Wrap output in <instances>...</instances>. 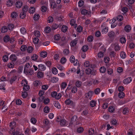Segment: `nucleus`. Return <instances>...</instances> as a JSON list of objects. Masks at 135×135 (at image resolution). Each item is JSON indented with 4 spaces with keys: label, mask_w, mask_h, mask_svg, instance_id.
Returning a JSON list of instances; mask_svg holds the SVG:
<instances>
[{
    "label": "nucleus",
    "mask_w": 135,
    "mask_h": 135,
    "mask_svg": "<svg viewBox=\"0 0 135 135\" xmlns=\"http://www.w3.org/2000/svg\"><path fill=\"white\" fill-rule=\"evenodd\" d=\"M78 41V39L77 38H75L74 40L72 41L70 43L71 47L73 49L75 47V49L73 50L74 51H75L78 48V47L76 46Z\"/></svg>",
    "instance_id": "1"
},
{
    "label": "nucleus",
    "mask_w": 135,
    "mask_h": 135,
    "mask_svg": "<svg viewBox=\"0 0 135 135\" xmlns=\"http://www.w3.org/2000/svg\"><path fill=\"white\" fill-rule=\"evenodd\" d=\"M94 94V92L92 91H89L85 94V97L90 100L91 99V97Z\"/></svg>",
    "instance_id": "2"
},
{
    "label": "nucleus",
    "mask_w": 135,
    "mask_h": 135,
    "mask_svg": "<svg viewBox=\"0 0 135 135\" xmlns=\"http://www.w3.org/2000/svg\"><path fill=\"white\" fill-rule=\"evenodd\" d=\"M65 103L68 105H70L73 106H75V103L73 101L70 99H67L65 101Z\"/></svg>",
    "instance_id": "3"
},
{
    "label": "nucleus",
    "mask_w": 135,
    "mask_h": 135,
    "mask_svg": "<svg viewBox=\"0 0 135 135\" xmlns=\"http://www.w3.org/2000/svg\"><path fill=\"white\" fill-rule=\"evenodd\" d=\"M50 4L51 7L53 9L55 8L56 7V4L54 0H49Z\"/></svg>",
    "instance_id": "4"
},
{
    "label": "nucleus",
    "mask_w": 135,
    "mask_h": 135,
    "mask_svg": "<svg viewBox=\"0 0 135 135\" xmlns=\"http://www.w3.org/2000/svg\"><path fill=\"white\" fill-rule=\"evenodd\" d=\"M44 91L42 90H40L38 93V95L40 96V97L39 98V100L41 102L42 101L43 99H44V97H42V96L44 94Z\"/></svg>",
    "instance_id": "5"
},
{
    "label": "nucleus",
    "mask_w": 135,
    "mask_h": 135,
    "mask_svg": "<svg viewBox=\"0 0 135 135\" xmlns=\"http://www.w3.org/2000/svg\"><path fill=\"white\" fill-rule=\"evenodd\" d=\"M82 14L84 15H89L91 13V12L89 11L86 10L85 9H83L81 12Z\"/></svg>",
    "instance_id": "6"
},
{
    "label": "nucleus",
    "mask_w": 135,
    "mask_h": 135,
    "mask_svg": "<svg viewBox=\"0 0 135 135\" xmlns=\"http://www.w3.org/2000/svg\"><path fill=\"white\" fill-rule=\"evenodd\" d=\"M132 81V78L131 77H128L125 79L123 81V83L125 84H128L130 83Z\"/></svg>",
    "instance_id": "7"
},
{
    "label": "nucleus",
    "mask_w": 135,
    "mask_h": 135,
    "mask_svg": "<svg viewBox=\"0 0 135 135\" xmlns=\"http://www.w3.org/2000/svg\"><path fill=\"white\" fill-rule=\"evenodd\" d=\"M77 119V116L76 115H74L71 118V122L69 123V125H71L72 124L73 122L76 121Z\"/></svg>",
    "instance_id": "8"
},
{
    "label": "nucleus",
    "mask_w": 135,
    "mask_h": 135,
    "mask_svg": "<svg viewBox=\"0 0 135 135\" xmlns=\"http://www.w3.org/2000/svg\"><path fill=\"white\" fill-rule=\"evenodd\" d=\"M23 4L22 2L20 1H18L16 2V7L17 8H20L21 7Z\"/></svg>",
    "instance_id": "9"
},
{
    "label": "nucleus",
    "mask_w": 135,
    "mask_h": 135,
    "mask_svg": "<svg viewBox=\"0 0 135 135\" xmlns=\"http://www.w3.org/2000/svg\"><path fill=\"white\" fill-rule=\"evenodd\" d=\"M38 68L41 71H44L46 69V66L44 65L41 64L38 65Z\"/></svg>",
    "instance_id": "10"
},
{
    "label": "nucleus",
    "mask_w": 135,
    "mask_h": 135,
    "mask_svg": "<svg viewBox=\"0 0 135 135\" xmlns=\"http://www.w3.org/2000/svg\"><path fill=\"white\" fill-rule=\"evenodd\" d=\"M10 59L12 61H15L17 59V57L15 54H12L9 57Z\"/></svg>",
    "instance_id": "11"
},
{
    "label": "nucleus",
    "mask_w": 135,
    "mask_h": 135,
    "mask_svg": "<svg viewBox=\"0 0 135 135\" xmlns=\"http://www.w3.org/2000/svg\"><path fill=\"white\" fill-rule=\"evenodd\" d=\"M131 27L129 25L126 26L124 28V29L127 32H128L131 30Z\"/></svg>",
    "instance_id": "12"
},
{
    "label": "nucleus",
    "mask_w": 135,
    "mask_h": 135,
    "mask_svg": "<svg viewBox=\"0 0 135 135\" xmlns=\"http://www.w3.org/2000/svg\"><path fill=\"white\" fill-rule=\"evenodd\" d=\"M108 35L110 38H113L115 36V33L113 31H112L108 32Z\"/></svg>",
    "instance_id": "13"
},
{
    "label": "nucleus",
    "mask_w": 135,
    "mask_h": 135,
    "mask_svg": "<svg viewBox=\"0 0 135 135\" xmlns=\"http://www.w3.org/2000/svg\"><path fill=\"white\" fill-rule=\"evenodd\" d=\"M129 111V109L128 108H125L123 110L122 113L124 114L128 115Z\"/></svg>",
    "instance_id": "14"
},
{
    "label": "nucleus",
    "mask_w": 135,
    "mask_h": 135,
    "mask_svg": "<svg viewBox=\"0 0 135 135\" xmlns=\"http://www.w3.org/2000/svg\"><path fill=\"white\" fill-rule=\"evenodd\" d=\"M10 39V37L8 35H6L3 38V41L5 42H7L9 41Z\"/></svg>",
    "instance_id": "15"
},
{
    "label": "nucleus",
    "mask_w": 135,
    "mask_h": 135,
    "mask_svg": "<svg viewBox=\"0 0 135 135\" xmlns=\"http://www.w3.org/2000/svg\"><path fill=\"white\" fill-rule=\"evenodd\" d=\"M9 126L11 127L12 130H14V129L13 130V127H15L16 126V122H11Z\"/></svg>",
    "instance_id": "16"
},
{
    "label": "nucleus",
    "mask_w": 135,
    "mask_h": 135,
    "mask_svg": "<svg viewBox=\"0 0 135 135\" xmlns=\"http://www.w3.org/2000/svg\"><path fill=\"white\" fill-rule=\"evenodd\" d=\"M106 70V68L104 66L101 67L99 69V71L101 73H104Z\"/></svg>",
    "instance_id": "17"
},
{
    "label": "nucleus",
    "mask_w": 135,
    "mask_h": 135,
    "mask_svg": "<svg viewBox=\"0 0 135 135\" xmlns=\"http://www.w3.org/2000/svg\"><path fill=\"white\" fill-rule=\"evenodd\" d=\"M54 105L55 107L58 109H60L61 108L60 105L58 102H55L54 103Z\"/></svg>",
    "instance_id": "18"
},
{
    "label": "nucleus",
    "mask_w": 135,
    "mask_h": 135,
    "mask_svg": "<svg viewBox=\"0 0 135 135\" xmlns=\"http://www.w3.org/2000/svg\"><path fill=\"white\" fill-rule=\"evenodd\" d=\"M120 56L122 59H125L126 57V53L124 51H122L120 53Z\"/></svg>",
    "instance_id": "19"
},
{
    "label": "nucleus",
    "mask_w": 135,
    "mask_h": 135,
    "mask_svg": "<svg viewBox=\"0 0 135 135\" xmlns=\"http://www.w3.org/2000/svg\"><path fill=\"white\" fill-rule=\"evenodd\" d=\"M89 49V47L87 45H84L81 48V50L83 52L86 51Z\"/></svg>",
    "instance_id": "20"
},
{
    "label": "nucleus",
    "mask_w": 135,
    "mask_h": 135,
    "mask_svg": "<svg viewBox=\"0 0 135 135\" xmlns=\"http://www.w3.org/2000/svg\"><path fill=\"white\" fill-rule=\"evenodd\" d=\"M44 75L43 73L41 71H39L37 74V76L38 78H42Z\"/></svg>",
    "instance_id": "21"
},
{
    "label": "nucleus",
    "mask_w": 135,
    "mask_h": 135,
    "mask_svg": "<svg viewBox=\"0 0 135 135\" xmlns=\"http://www.w3.org/2000/svg\"><path fill=\"white\" fill-rule=\"evenodd\" d=\"M33 50V48L31 46H28L27 48V51L28 52L31 53Z\"/></svg>",
    "instance_id": "22"
},
{
    "label": "nucleus",
    "mask_w": 135,
    "mask_h": 135,
    "mask_svg": "<svg viewBox=\"0 0 135 135\" xmlns=\"http://www.w3.org/2000/svg\"><path fill=\"white\" fill-rule=\"evenodd\" d=\"M85 72L86 74L88 75H89L90 74H92V71L89 68L86 69L85 70Z\"/></svg>",
    "instance_id": "23"
},
{
    "label": "nucleus",
    "mask_w": 135,
    "mask_h": 135,
    "mask_svg": "<svg viewBox=\"0 0 135 135\" xmlns=\"http://www.w3.org/2000/svg\"><path fill=\"white\" fill-rule=\"evenodd\" d=\"M120 47L119 46L118 44H115L114 49L116 51H119L120 50Z\"/></svg>",
    "instance_id": "24"
},
{
    "label": "nucleus",
    "mask_w": 135,
    "mask_h": 135,
    "mask_svg": "<svg viewBox=\"0 0 135 135\" xmlns=\"http://www.w3.org/2000/svg\"><path fill=\"white\" fill-rule=\"evenodd\" d=\"M17 76H13L11 78V79L10 81V83L11 84L13 83V82L15 81L17 79Z\"/></svg>",
    "instance_id": "25"
},
{
    "label": "nucleus",
    "mask_w": 135,
    "mask_h": 135,
    "mask_svg": "<svg viewBox=\"0 0 135 135\" xmlns=\"http://www.w3.org/2000/svg\"><path fill=\"white\" fill-rule=\"evenodd\" d=\"M58 80V78L57 77H53L51 79V81L53 83L57 82Z\"/></svg>",
    "instance_id": "26"
},
{
    "label": "nucleus",
    "mask_w": 135,
    "mask_h": 135,
    "mask_svg": "<svg viewBox=\"0 0 135 135\" xmlns=\"http://www.w3.org/2000/svg\"><path fill=\"white\" fill-rule=\"evenodd\" d=\"M84 129L82 127H80L77 129V132L79 133H81L83 132Z\"/></svg>",
    "instance_id": "27"
},
{
    "label": "nucleus",
    "mask_w": 135,
    "mask_h": 135,
    "mask_svg": "<svg viewBox=\"0 0 135 135\" xmlns=\"http://www.w3.org/2000/svg\"><path fill=\"white\" fill-rule=\"evenodd\" d=\"M7 28L6 26H4L2 27L1 30V32L2 33H4L7 31Z\"/></svg>",
    "instance_id": "28"
},
{
    "label": "nucleus",
    "mask_w": 135,
    "mask_h": 135,
    "mask_svg": "<svg viewBox=\"0 0 135 135\" xmlns=\"http://www.w3.org/2000/svg\"><path fill=\"white\" fill-rule=\"evenodd\" d=\"M41 57L45 58L47 56V53L46 52H41Z\"/></svg>",
    "instance_id": "29"
},
{
    "label": "nucleus",
    "mask_w": 135,
    "mask_h": 135,
    "mask_svg": "<svg viewBox=\"0 0 135 135\" xmlns=\"http://www.w3.org/2000/svg\"><path fill=\"white\" fill-rule=\"evenodd\" d=\"M67 85V84L66 82H64L61 84V89H64Z\"/></svg>",
    "instance_id": "30"
},
{
    "label": "nucleus",
    "mask_w": 135,
    "mask_h": 135,
    "mask_svg": "<svg viewBox=\"0 0 135 135\" xmlns=\"http://www.w3.org/2000/svg\"><path fill=\"white\" fill-rule=\"evenodd\" d=\"M35 9L33 7H31L29 9V12L30 13H33L35 12Z\"/></svg>",
    "instance_id": "31"
},
{
    "label": "nucleus",
    "mask_w": 135,
    "mask_h": 135,
    "mask_svg": "<svg viewBox=\"0 0 135 135\" xmlns=\"http://www.w3.org/2000/svg\"><path fill=\"white\" fill-rule=\"evenodd\" d=\"M68 27L66 26H63L61 28V31L64 32H66L67 30Z\"/></svg>",
    "instance_id": "32"
},
{
    "label": "nucleus",
    "mask_w": 135,
    "mask_h": 135,
    "mask_svg": "<svg viewBox=\"0 0 135 135\" xmlns=\"http://www.w3.org/2000/svg\"><path fill=\"white\" fill-rule=\"evenodd\" d=\"M66 123V121L65 119H62L60 122V124L61 126H65Z\"/></svg>",
    "instance_id": "33"
},
{
    "label": "nucleus",
    "mask_w": 135,
    "mask_h": 135,
    "mask_svg": "<svg viewBox=\"0 0 135 135\" xmlns=\"http://www.w3.org/2000/svg\"><path fill=\"white\" fill-rule=\"evenodd\" d=\"M81 82L79 81H76L75 83V85L78 87H80L81 85Z\"/></svg>",
    "instance_id": "34"
},
{
    "label": "nucleus",
    "mask_w": 135,
    "mask_h": 135,
    "mask_svg": "<svg viewBox=\"0 0 135 135\" xmlns=\"http://www.w3.org/2000/svg\"><path fill=\"white\" fill-rule=\"evenodd\" d=\"M21 84L23 86V87H24L27 85L28 82L27 80L25 79L24 80H22Z\"/></svg>",
    "instance_id": "35"
},
{
    "label": "nucleus",
    "mask_w": 135,
    "mask_h": 135,
    "mask_svg": "<svg viewBox=\"0 0 135 135\" xmlns=\"http://www.w3.org/2000/svg\"><path fill=\"white\" fill-rule=\"evenodd\" d=\"M90 105L92 107H94L96 105V102L95 100H92L91 101L90 104Z\"/></svg>",
    "instance_id": "36"
},
{
    "label": "nucleus",
    "mask_w": 135,
    "mask_h": 135,
    "mask_svg": "<svg viewBox=\"0 0 135 135\" xmlns=\"http://www.w3.org/2000/svg\"><path fill=\"white\" fill-rule=\"evenodd\" d=\"M8 59V57L7 55H4L3 57V61L5 62H7Z\"/></svg>",
    "instance_id": "37"
},
{
    "label": "nucleus",
    "mask_w": 135,
    "mask_h": 135,
    "mask_svg": "<svg viewBox=\"0 0 135 135\" xmlns=\"http://www.w3.org/2000/svg\"><path fill=\"white\" fill-rule=\"evenodd\" d=\"M50 109L48 107H45L44 109V112L46 113H48L49 112Z\"/></svg>",
    "instance_id": "38"
},
{
    "label": "nucleus",
    "mask_w": 135,
    "mask_h": 135,
    "mask_svg": "<svg viewBox=\"0 0 135 135\" xmlns=\"http://www.w3.org/2000/svg\"><path fill=\"white\" fill-rule=\"evenodd\" d=\"M51 28L49 27H46L45 29V31L47 33H48L51 31Z\"/></svg>",
    "instance_id": "39"
},
{
    "label": "nucleus",
    "mask_w": 135,
    "mask_h": 135,
    "mask_svg": "<svg viewBox=\"0 0 135 135\" xmlns=\"http://www.w3.org/2000/svg\"><path fill=\"white\" fill-rule=\"evenodd\" d=\"M59 27V25L57 24H54L52 26L51 28L53 30H55Z\"/></svg>",
    "instance_id": "40"
},
{
    "label": "nucleus",
    "mask_w": 135,
    "mask_h": 135,
    "mask_svg": "<svg viewBox=\"0 0 135 135\" xmlns=\"http://www.w3.org/2000/svg\"><path fill=\"white\" fill-rule=\"evenodd\" d=\"M50 100L48 98H46L44 99L43 103L45 104H48L50 102Z\"/></svg>",
    "instance_id": "41"
},
{
    "label": "nucleus",
    "mask_w": 135,
    "mask_h": 135,
    "mask_svg": "<svg viewBox=\"0 0 135 135\" xmlns=\"http://www.w3.org/2000/svg\"><path fill=\"white\" fill-rule=\"evenodd\" d=\"M117 20L118 21H121L123 19V17L121 15H119L118 16L116 17Z\"/></svg>",
    "instance_id": "42"
},
{
    "label": "nucleus",
    "mask_w": 135,
    "mask_h": 135,
    "mask_svg": "<svg viewBox=\"0 0 135 135\" xmlns=\"http://www.w3.org/2000/svg\"><path fill=\"white\" fill-rule=\"evenodd\" d=\"M26 13L23 12H21L20 15V18L22 19L26 17Z\"/></svg>",
    "instance_id": "43"
},
{
    "label": "nucleus",
    "mask_w": 135,
    "mask_h": 135,
    "mask_svg": "<svg viewBox=\"0 0 135 135\" xmlns=\"http://www.w3.org/2000/svg\"><path fill=\"white\" fill-rule=\"evenodd\" d=\"M118 97L120 98H123L125 94L123 92H120L118 94Z\"/></svg>",
    "instance_id": "44"
},
{
    "label": "nucleus",
    "mask_w": 135,
    "mask_h": 135,
    "mask_svg": "<svg viewBox=\"0 0 135 135\" xmlns=\"http://www.w3.org/2000/svg\"><path fill=\"white\" fill-rule=\"evenodd\" d=\"M14 25L12 24H9L8 26V29L9 30H12L14 28Z\"/></svg>",
    "instance_id": "45"
},
{
    "label": "nucleus",
    "mask_w": 135,
    "mask_h": 135,
    "mask_svg": "<svg viewBox=\"0 0 135 135\" xmlns=\"http://www.w3.org/2000/svg\"><path fill=\"white\" fill-rule=\"evenodd\" d=\"M104 56V53L101 51L98 54V57L100 58L103 57Z\"/></svg>",
    "instance_id": "46"
},
{
    "label": "nucleus",
    "mask_w": 135,
    "mask_h": 135,
    "mask_svg": "<svg viewBox=\"0 0 135 135\" xmlns=\"http://www.w3.org/2000/svg\"><path fill=\"white\" fill-rule=\"evenodd\" d=\"M100 91V89L99 88H97L95 89L94 93L95 94H99Z\"/></svg>",
    "instance_id": "47"
},
{
    "label": "nucleus",
    "mask_w": 135,
    "mask_h": 135,
    "mask_svg": "<svg viewBox=\"0 0 135 135\" xmlns=\"http://www.w3.org/2000/svg\"><path fill=\"white\" fill-rule=\"evenodd\" d=\"M28 9V7L27 6H25L22 8V12L26 13Z\"/></svg>",
    "instance_id": "48"
},
{
    "label": "nucleus",
    "mask_w": 135,
    "mask_h": 135,
    "mask_svg": "<svg viewBox=\"0 0 135 135\" xmlns=\"http://www.w3.org/2000/svg\"><path fill=\"white\" fill-rule=\"evenodd\" d=\"M126 38L124 37H122L120 40V41L121 43H124L126 42Z\"/></svg>",
    "instance_id": "49"
},
{
    "label": "nucleus",
    "mask_w": 135,
    "mask_h": 135,
    "mask_svg": "<svg viewBox=\"0 0 135 135\" xmlns=\"http://www.w3.org/2000/svg\"><path fill=\"white\" fill-rule=\"evenodd\" d=\"M5 102L3 100H1L0 102V106H3L2 109H3L4 108H6L5 107V105L4 104Z\"/></svg>",
    "instance_id": "50"
},
{
    "label": "nucleus",
    "mask_w": 135,
    "mask_h": 135,
    "mask_svg": "<svg viewBox=\"0 0 135 135\" xmlns=\"http://www.w3.org/2000/svg\"><path fill=\"white\" fill-rule=\"evenodd\" d=\"M13 3V2L11 0H9L7 2L6 4L9 7L11 6L12 5Z\"/></svg>",
    "instance_id": "51"
},
{
    "label": "nucleus",
    "mask_w": 135,
    "mask_h": 135,
    "mask_svg": "<svg viewBox=\"0 0 135 135\" xmlns=\"http://www.w3.org/2000/svg\"><path fill=\"white\" fill-rule=\"evenodd\" d=\"M109 111L110 112L112 113L114 110V107L113 106H110L109 108Z\"/></svg>",
    "instance_id": "52"
},
{
    "label": "nucleus",
    "mask_w": 135,
    "mask_h": 135,
    "mask_svg": "<svg viewBox=\"0 0 135 135\" xmlns=\"http://www.w3.org/2000/svg\"><path fill=\"white\" fill-rule=\"evenodd\" d=\"M40 16L38 14H35L33 17V19L35 20H38Z\"/></svg>",
    "instance_id": "53"
},
{
    "label": "nucleus",
    "mask_w": 135,
    "mask_h": 135,
    "mask_svg": "<svg viewBox=\"0 0 135 135\" xmlns=\"http://www.w3.org/2000/svg\"><path fill=\"white\" fill-rule=\"evenodd\" d=\"M87 40L88 42H91L93 40V36L90 35L88 37Z\"/></svg>",
    "instance_id": "54"
},
{
    "label": "nucleus",
    "mask_w": 135,
    "mask_h": 135,
    "mask_svg": "<svg viewBox=\"0 0 135 135\" xmlns=\"http://www.w3.org/2000/svg\"><path fill=\"white\" fill-rule=\"evenodd\" d=\"M60 37L59 34H57L54 36V39L57 41L59 40L60 38Z\"/></svg>",
    "instance_id": "55"
},
{
    "label": "nucleus",
    "mask_w": 135,
    "mask_h": 135,
    "mask_svg": "<svg viewBox=\"0 0 135 135\" xmlns=\"http://www.w3.org/2000/svg\"><path fill=\"white\" fill-rule=\"evenodd\" d=\"M57 67L58 69H59L60 70H62L64 69V68L63 66L59 64L57 65Z\"/></svg>",
    "instance_id": "56"
},
{
    "label": "nucleus",
    "mask_w": 135,
    "mask_h": 135,
    "mask_svg": "<svg viewBox=\"0 0 135 135\" xmlns=\"http://www.w3.org/2000/svg\"><path fill=\"white\" fill-rule=\"evenodd\" d=\"M27 93L26 91L22 92V96L24 98H26L27 96Z\"/></svg>",
    "instance_id": "57"
},
{
    "label": "nucleus",
    "mask_w": 135,
    "mask_h": 135,
    "mask_svg": "<svg viewBox=\"0 0 135 135\" xmlns=\"http://www.w3.org/2000/svg\"><path fill=\"white\" fill-rule=\"evenodd\" d=\"M17 16V15L15 12H13L11 14V17L12 18H15Z\"/></svg>",
    "instance_id": "58"
},
{
    "label": "nucleus",
    "mask_w": 135,
    "mask_h": 135,
    "mask_svg": "<svg viewBox=\"0 0 135 135\" xmlns=\"http://www.w3.org/2000/svg\"><path fill=\"white\" fill-rule=\"evenodd\" d=\"M34 34L37 37H39L40 35V32L37 31H34Z\"/></svg>",
    "instance_id": "59"
},
{
    "label": "nucleus",
    "mask_w": 135,
    "mask_h": 135,
    "mask_svg": "<svg viewBox=\"0 0 135 135\" xmlns=\"http://www.w3.org/2000/svg\"><path fill=\"white\" fill-rule=\"evenodd\" d=\"M90 63L88 61H86L84 63V66L85 67H88L90 65Z\"/></svg>",
    "instance_id": "60"
},
{
    "label": "nucleus",
    "mask_w": 135,
    "mask_h": 135,
    "mask_svg": "<svg viewBox=\"0 0 135 135\" xmlns=\"http://www.w3.org/2000/svg\"><path fill=\"white\" fill-rule=\"evenodd\" d=\"M27 47L26 45H23L21 48V50L23 51H24L26 50Z\"/></svg>",
    "instance_id": "61"
},
{
    "label": "nucleus",
    "mask_w": 135,
    "mask_h": 135,
    "mask_svg": "<svg viewBox=\"0 0 135 135\" xmlns=\"http://www.w3.org/2000/svg\"><path fill=\"white\" fill-rule=\"evenodd\" d=\"M41 9L42 12H45L46 11L47 8L46 6H43L41 7Z\"/></svg>",
    "instance_id": "62"
},
{
    "label": "nucleus",
    "mask_w": 135,
    "mask_h": 135,
    "mask_svg": "<svg viewBox=\"0 0 135 135\" xmlns=\"http://www.w3.org/2000/svg\"><path fill=\"white\" fill-rule=\"evenodd\" d=\"M37 58V55L36 54H34L31 57V59L34 60H36Z\"/></svg>",
    "instance_id": "63"
},
{
    "label": "nucleus",
    "mask_w": 135,
    "mask_h": 135,
    "mask_svg": "<svg viewBox=\"0 0 135 135\" xmlns=\"http://www.w3.org/2000/svg\"><path fill=\"white\" fill-rule=\"evenodd\" d=\"M69 52V50L68 49H65L63 51V53L65 55H67Z\"/></svg>",
    "instance_id": "64"
}]
</instances>
